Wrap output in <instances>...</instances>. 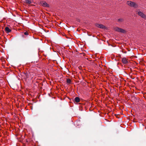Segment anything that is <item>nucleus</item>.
<instances>
[{
    "label": "nucleus",
    "mask_w": 146,
    "mask_h": 146,
    "mask_svg": "<svg viewBox=\"0 0 146 146\" xmlns=\"http://www.w3.org/2000/svg\"><path fill=\"white\" fill-rule=\"evenodd\" d=\"M137 14L142 18L146 19V15L142 12L140 11V10H138L136 11Z\"/></svg>",
    "instance_id": "3"
},
{
    "label": "nucleus",
    "mask_w": 146,
    "mask_h": 146,
    "mask_svg": "<svg viewBox=\"0 0 146 146\" xmlns=\"http://www.w3.org/2000/svg\"><path fill=\"white\" fill-rule=\"evenodd\" d=\"M66 82L68 84H70L71 82V80L69 78H67L66 79Z\"/></svg>",
    "instance_id": "9"
},
{
    "label": "nucleus",
    "mask_w": 146,
    "mask_h": 146,
    "mask_svg": "<svg viewBox=\"0 0 146 146\" xmlns=\"http://www.w3.org/2000/svg\"><path fill=\"white\" fill-rule=\"evenodd\" d=\"M24 34L25 35H28V33L27 32H25Z\"/></svg>",
    "instance_id": "12"
},
{
    "label": "nucleus",
    "mask_w": 146,
    "mask_h": 146,
    "mask_svg": "<svg viewBox=\"0 0 146 146\" xmlns=\"http://www.w3.org/2000/svg\"><path fill=\"white\" fill-rule=\"evenodd\" d=\"M127 4L129 6L135 8H137L138 6V4L136 3L131 1H127Z\"/></svg>",
    "instance_id": "1"
},
{
    "label": "nucleus",
    "mask_w": 146,
    "mask_h": 146,
    "mask_svg": "<svg viewBox=\"0 0 146 146\" xmlns=\"http://www.w3.org/2000/svg\"><path fill=\"white\" fill-rule=\"evenodd\" d=\"M5 31L7 33H8L11 31V30L9 29L8 27H6L5 29Z\"/></svg>",
    "instance_id": "8"
},
{
    "label": "nucleus",
    "mask_w": 146,
    "mask_h": 146,
    "mask_svg": "<svg viewBox=\"0 0 146 146\" xmlns=\"http://www.w3.org/2000/svg\"><path fill=\"white\" fill-rule=\"evenodd\" d=\"M40 3L43 7H49V5L44 1H41Z\"/></svg>",
    "instance_id": "4"
},
{
    "label": "nucleus",
    "mask_w": 146,
    "mask_h": 146,
    "mask_svg": "<svg viewBox=\"0 0 146 146\" xmlns=\"http://www.w3.org/2000/svg\"><path fill=\"white\" fill-rule=\"evenodd\" d=\"M122 63L124 64H126L128 62L127 59L125 57L122 58Z\"/></svg>",
    "instance_id": "6"
},
{
    "label": "nucleus",
    "mask_w": 146,
    "mask_h": 146,
    "mask_svg": "<svg viewBox=\"0 0 146 146\" xmlns=\"http://www.w3.org/2000/svg\"><path fill=\"white\" fill-rule=\"evenodd\" d=\"M80 101V98L78 97H76L74 99V102L78 103Z\"/></svg>",
    "instance_id": "7"
},
{
    "label": "nucleus",
    "mask_w": 146,
    "mask_h": 146,
    "mask_svg": "<svg viewBox=\"0 0 146 146\" xmlns=\"http://www.w3.org/2000/svg\"><path fill=\"white\" fill-rule=\"evenodd\" d=\"M96 27L101 29H104L106 28V27L102 24L97 23L96 24Z\"/></svg>",
    "instance_id": "5"
},
{
    "label": "nucleus",
    "mask_w": 146,
    "mask_h": 146,
    "mask_svg": "<svg viewBox=\"0 0 146 146\" xmlns=\"http://www.w3.org/2000/svg\"><path fill=\"white\" fill-rule=\"evenodd\" d=\"M117 21L119 23H122L124 21V19H118Z\"/></svg>",
    "instance_id": "10"
},
{
    "label": "nucleus",
    "mask_w": 146,
    "mask_h": 146,
    "mask_svg": "<svg viewBox=\"0 0 146 146\" xmlns=\"http://www.w3.org/2000/svg\"><path fill=\"white\" fill-rule=\"evenodd\" d=\"M26 3L29 4H30L31 3V2L30 0H26Z\"/></svg>",
    "instance_id": "11"
},
{
    "label": "nucleus",
    "mask_w": 146,
    "mask_h": 146,
    "mask_svg": "<svg viewBox=\"0 0 146 146\" xmlns=\"http://www.w3.org/2000/svg\"><path fill=\"white\" fill-rule=\"evenodd\" d=\"M114 30L116 31L123 33H126L127 32L126 31L125 29L117 27H115L114 28Z\"/></svg>",
    "instance_id": "2"
},
{
    "label": "nucleus",
    "mask_w": 146,
    "mask_h": 146,
    "mask_svg": "<svg viewBox=\"0 0 146 146\" xmlns=\"http://www.w3.org/2000/svg\"><path fill=\"white\" fill-rule=\"evenodd\" d=\"M1 60H2V62L4 61V59L3 58L1 59Z\"/></svg>",
    "instance_id": "13"
}]
</instances>
